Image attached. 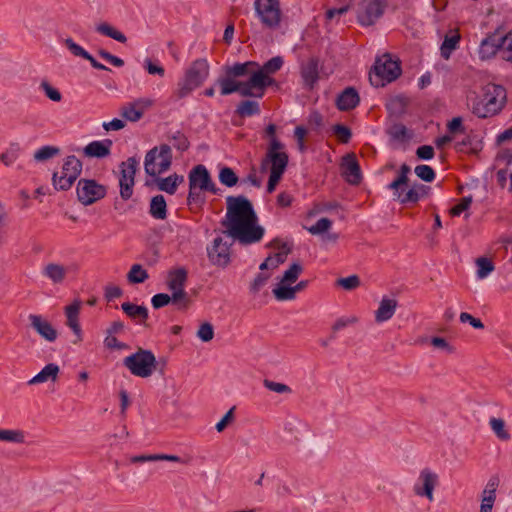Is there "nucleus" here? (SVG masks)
I'll use <instances>...</instances> for the list:
<instances>
[{
	"instance_id": "nucleus-1",
	"label": "nucleus",
	"mask_w": 512,
	"mask_h": 512,
	"mask_svg": "<svg viewBox=\"0 0 512 512\" xmlns=\"http://www.w3.org/2000/svg\"><path fill=\"white\" fill-rule=\"evenodd\" d=\"M226 208L225 218L221 221L224 234L243 245L257 243L263 238L264 229L258 225L257 215L246 197L228 196Z\"/></svg>"
},
{
	"instance_id": "nucleus-2",
	"label": "nucleus",
	"mask_w": 512,
	"mask_h": 512,
	"mask_svg": "<svg viewBox=\"0 0 512 512\" xmlns=\"http://www.w3.org/2000/svg\"><path fill=\"white\" fill-rule=\"evenodd\" d=\"M254 67H259L258 63L254 61L224 66L223 75L216 80V84L220 88V94L226 96L237 92L243 97L253 96L250 90L249 79L247 81H240L238 78L247 76L251 72V68Z\"/></svg>"
},
{
	"instance_id": "nucleus-3",
	"label": "nucleus",
	"mask_w": 512,
	"mask_h": 512,
	"mask_svg": "<svg viewBox=\"0 0 512 512\" xmlns=\"http://www.w3.org/2000/svg\"><path fill=\"white\" fill-rule=\"evenodd\" d=\"M506 102V89L501 85L489 83L484 86L482 96L474 100L472 113L479 118L493 117L503 110Z\"/></svg>"
},
{
	"instance_id": "nucleus-4",
	"label": "nucleus",
	"mask_w": 512,
	"mask_h": 512,
	"mask_svg": "<svg viewBox=\"0 0 512 512\" xmlns=\"http://www.w3.org/2000/svg\"><path fill=\"white\" fill-rule=\"evenodd\" d=\"M210 65L205 58H199L193 61L186 69L184 77L178 83L175 92L178 98L188 96L193 90L200 87L208 78Z\"/></svg>"
},
{
	"instance_id": "nucleus-5",
	"label": "nucleus",
	"mask_w": 512,
	"mask_h": 512,
	"mask_svg": "<svg viewBox=\"0 0 512 512\" xmlns=\"http://www.w3.org/2000/svg\"><path fill=\"white\" fill-rule=\"evenodd\" d=\"M123 365L134 376L141 378L150 377L157 368V360L152 351L143 348L125 357Z\"/></svg>"
},
{
	"instance_id": "nucleus-6",
	"label": "nucleus",
	"mask_w": 512,
	"mask_h": 512,
	"mask_svg": "<svg viewBox=\"0 0 512 512\" xmlns=\"http://www.w3.org/2000/svg\"><path fill=\"white\" fill-rule=\"evenodd\" d=\"M400 75L399 62L393 60L389 54H384L376 60L373 71L370 72L369 80L373 86L383 87L386 83L396 80Z\"/></svg>"
},
{
	"instance_id": "nucleus-7",
	"label": "nucleus",
	"mask_w": 512,
	"mask_h": 512,
	"mask_svg": "<svg viewBox=\"0 0 512 512\" xmlns=\"http://www.w3.org/2000/svg\"><path fill=\"white\" fill-rule=\"evenodd\" d=\"M187 274V270L180 267L170 270L166 277L167 288L174 295V305L180 310L187 309L191 303L190 297L185 291Z\"/></svg>"
},
{
	"instance_id": "nucleus-8",
	"label": "nucleus",
	"mask_w": 512,
	"mask_h": 512,
	"mask_svg": "<svg viewBox=\"0 0 512 512\" xmlns=\"http://www.w3.org/2000/svg\"><path fill=\"white\" fill-rule=\"evenodd\" d=\"M172 164L171 147L162 144L149 150L145 156V172L150 176H156L169 170Z\"/></svg>"
},
{
	"instance_id": "nucleus-9",
	"label": "nucleus",
	"mask_w": 512,
	"mask_h": 512,
	"mask_svg": "<svg viewBox=\"0 0 512 512\" xmlns=\"http://www.w3.org/2000/svg\"><path fill=\"white\" fill-rule=\"evenodd\" d=\"M285 145L279 139H273L269 143L265 157L261 162V169L270 170V173L283 176L288 165L289 157L284 151Z\"/></svg>"
},
{
	"instance_id": "nucleus-10",
	"label": "nucleus",
	"mask_w": 512,
	"mask_h": 512,
	"mask_svg": "<svg viewBox=\"0 0 512 512\" xmlns=\"http://www.w3.org/2000/svg\"><path fill=\"white\" fill-rule=\"evenodd\" d=\"M82 171V162L74 155L67 156L61 173H53L52 182L56 190L66 191L72 187Z\"/></svg>"
},
{
	"instance_id": "nucleus-11",
	"label": "nucleus",
	"mask_w": 512,
	"mask_h": 512,
	"mask_svg": "<svg viewBox=\"0 0 512 512\" xmlns=\"http://www.w3.org/2000/svg\"><path fill=\"white\" fill-rule=\"evenodd\" d=\"M254 7L265 27L274 29L280 25L282 13L279 0H255Z\"/></svg>"
},
{
	"instance_id": "nucleus-12",
	"label": "nucleus",
	"mask_w": 512,
	"mask_h": 512,
	"mask_svg": "<svg viewBox=\"0 0 512 512\" xmlns=\"http://www.w3.org/2000/svg\"><path fill=\"white\" fill-rule=\"evenodd\" d=\"M137 165L138 162L134 157H130L120 164V196L125 201L133 195Z\"/></svg>"
},
{
	"instance_id": "nucleus-13",
	"label": "nucleus",
	"mask_w": 512,
	"mask_h": 512,
	"mask_svg": "<svg viewBox=\"0 0 512 512\" xmlns=\"http://www.w3.org/2000/svg\"><path fill=\"white\" fill-rule=\"evenodd\" d=\"M105 195L106 187L93 179H80L77 184V197L83 205H91Z\"/></svg>"
},
{
	"instance_id": "nucleus-14",
	"label": "nucleus",
	"mask_w": 512,
	"mask_h": 512,
	"mask_svg": "<svg viewBox=\"0 0 512 512\" xmlns=\"http://www.w3.org/2000/svg\"><path fill=\"white\" fill-rule=\"evenodd\" d=\"M384 0H361L357 11L358 22L363 26L373 25L384 13Z\"/></svg>"
},
{
	"instance_id": "nucleus-15",
	"label": "nucleus",
	"mask_w": 512,
	"mask_h": 512,
	"mask_svg": "<svg viewBox=\"0 0 512 512\" xmlns=\"http://www.w3.org/2000/svg\"><path fill=\"white\" fill-rule=\"evenodd\" d=\"M438 485V475L429 468L420 471L413 485V492L418 497H425L429 502L434 501V490Z\"/></svg>"
},
{
	"instance_id": "nucleus-16",
	"label": "nucleus",
	"mask_w": 512,
	"mask_h": 512,
	"mask_svg": "<svg viewBox=\"0 0 512 512\" xmlns=\"http://www.w3.org/2000/svg\"><path fill=\"white\" fill-rule=\"evenodd\" d=\"M429 192L430 187L421 183H413L407 191L402 187L398 191H393V195L394 199L399 203L407 205L417 203L421 199L425 198Z\"/></svg>"
},
{
	"instance_id": "nucleus-17",
	"label": "nucleus",
	"mask_w": 512,
	"mask_h": 512,
	"mask_svg": "<svg viewBox=\"0 0 512 512\" xmlns=\"http://www.w3.org/2000/svg\"><path fill=\"white\" fill-rule=\"evenodd\" d=\"M230 246L221 237L214 239L212 245L207 248V255L213 265L225 267L230 262Z\"/></svg>"
},
{
	"instance_id": "nucleus-18",
	"label": "nucleus",
	"mask_w": 512,
	"mask_h": 512,
	"mask_svg": "<svg viewBox=\"0 0 512 512\" xmlns=\"http://www.w3.org/2000/svg\"><path fill=\"white\" fill-rule=\"evenodd\" d=\"M189 188L216 193V188L205 166L197 165L189 173Z\"/></svg>"
},
{
	"instance_id": "nucleus-19",
	"label": "nucleus",
	"mask_w": 512,
	"mask_h": 512,
	"mask_svg": "<svg viewBox=\"0 0 512 512\" xmlns=\"http://www.w3.org/2000/svg\"><path fill=\"white\" fill-rule=\"evenodd\" d=\"M341 175L351 185H358L361 182L362 174L355 154L350 153L343 157Z\"/></svg>"
},
{
	"instance_id": "nucleus-20",
	"label": "nucleus",
	"mask_w": 512,
	"mask_h": 512,
	"mask_svg": "<svg viewBox=\"0 0 512 512\" xmlns=\"http://www.w3.org/2000/svg\"><path fill=\"white\" fill-rule=\"evenodd\" d=\"M250 90L253 93L252 97L262 98L265 94V89L275 83V80L270 76L271 74L254 71L251 68V72L248 74Z\"/></svg>"
},
{
	"instance_id": "nucleus-21",
	"label": "nucleus",
	"mask_w": 512,
	"mask_h": 512,
	"mask_svg": "<svg viewBox=\"0 0 512 512\" xmlns=\"http://www.w3.org/2000/svg\"><path fill=\"white\" fill-rule=\"evenodd\" d=\"M29 321L32 328L45 340L54 342L57 339L58 333L56 329L40 315H29Z\"/></svg>"
},
{
	"instance_id": "nucleus-22",
	"label": "nucleus",
	"mask_w": 512,
	"mask_h": 512,
	"mask_svg": "<svg viewBox=\"0 0 512 512\" xmlns=\"http://www.w3.org/2000/svg\"><path fill=\"white\" fill-rule=\"evenodd\" d=\"M301 77L306 88H314L319 80V60L317 58L312 57L301 65Z\"/></svg>"
},
{
	"instance_id": "nucleus-23",
	"label": "nucleus",
	"mask_w": 512,
	"mask_h": 512,
	"mask_svg": "<svg viewBox=\"0 0 512 512\" xmlns=\"http://www.w3.org/2000/svg\"><path fill=\"white\" fill-rule=\"evenodd\" d=\"M112 145L110 139L92 141L84 147L83 154L88 158H105L110 155Z\"/></svg>"
},
{
	"instance_id": "nucleus-24",
	"label": "nucleus",
	"mask_w": 512,
	"mask_h": 512,
	"mask_svg": "<svg viewBox=\"0 0 512 512\" xmlns=\"http://www.w3.org/2000/svg\"><path fill=\"white\" fill-rule=\"evenodd\" d=\"M81 308V302L75 301L71 305L66 306L65 315L67 318V326L72 329L77 339L74 343L82 341V330L79 324V312Z\"/></svg>"
},
{
	"instance_id": "nucleus-25",
	"label": "nucleus",
	"mask_w": 512,
	"mask_h": 512,
	"mask_svg": "<svg viewBox=\"0 0 512 512\" xmlns=\"http://www.w3.org/2000/svg\"><path fill=\"white\" fill-rule=\"evenodd\" d=\"M500 35L498 33L489 34L484 38L479 47V57L482 60L494 57L497 51L500 50Z\"/></svg>"
},
{
	"instance_id": "nucleus-26",
	"label": "nucleus",
	"mask_w": 512,
	"mask_h": 512,
	"mask_svg": "<svg viewBox=\"0 0 512 512\" xmlns=\"http://www.w3.org/2000/svg\"><path fill=\"white\" fill-rule=\"evenodd\" d=\"M398 302L393 298H382L378 309L375 311V321L382 323L388 321L395 314Z\"/></svg>"
},
{
	"instance_id": "nucleus-27",
	"label": "nucleus",
	"mask_w": 512,
	"mask_h": 512,
	"mask_svg": "<svg viewBox=\"0 0 512 512\" xmlns=\"http://www.w3.org/2000/svg\"><path fill=\"white\" fill-rule=\"evenodd\" d=\"M360 98L358 92L353 87H347L337 97L336 105L341 111L354 109L359 104Z\"/></svg>"
},
{
	"instance_id": "nucleus-28",
	"label": "nucleus",
	"mask_w": 512,
	"mask_h": 512,
	"mask_svg": "<svg viewBox=\"0 0 512 512\" xmlns=\"http://www.w3.org/2000/svg\"><path fill=\"white\" fill-rule=\"evenodd\" d=\"M123 312L134 320H139V323L144 326H148V310L144 306L135 305L130 302H124L121 305Z\"/></svg>"
},
{
	"instance_id": "nucleus-29",
	"label": "nucleus",
	"mask_w": 512,
	"mask_h": 512,
	"mask_svg": "<svg viewBox=\"0 0 512 512\" xmlns=\"http://www.w3.org/2000/svg\"><path fill=\"white\" fill-rule=\"evenodd\" d=\"M59 366L54 363L47 364L37 375L28 381L29 385H35L51 380L55 382L59 374Z\"/></svg>"
},
{
	"instance_id": "nucleus-30",
	"label": "nucleus",
	"mask_w": 512,
	"mask_h": 512,
	"mask_svg": "<svg viewBox=\"0 0 512 512\" xmlns=\"http://www.w3.org/2000/svg\"><path fill=\"white\" fill-rule=\"evenodd\" d=\"M43 275L50 279L53 284H61L67 275V268L58 263H48L43 268Z\"/></svg>"
},
{
	"instance_id": "nucleus-31",
	"label": "nucleus",
	"mask_w": 512,
	"mask_h": 512,
	"mask_svg": "<svg viewBox=\"0 0 512 512\" xmlns=\"http://www.w3.org/2000/svg\"><path fill=\"white\" fill-rule=\"evenodd\" d=\"M155 461H170V462H180L183 464H188V461L182 460L179 456L168 455V454H148V455H136V456L130 457V462L133 464L145 463V462H155Z\"/></svg>"
},
{
	"instance_id": "nucleus-32",
	"label": "nucleus",
	"mask_w": 512,
	"mask_h": 512,
	"mask_svg": "<svg viewBox=\"0 0 512 512\" xmlns=\"http://www.w3.org/2000/svg\"><path fill=\"white\" fill-rule=\"evenodd\" d=\"M149 213L156 220H165L167 218V204L163 195L159 194L152 197Z\"/></svg>"
},
{
	"instance_id": "nucleus-33",
	"label": "nucleus",
	"mask_w": 512,
	"mask_h": 512,
	"mask_svg": "<svg viewBox=\"0 0 512 512\" xmlns=\"http://www.w3.org/2000/svg\"><path fill=\"white\" fill-rule=\"evenodd\" d=\"M184 182V177L178 174H172L166 178H160L157 180L158 189L164 191L170 195H173L179 184Z\"/></svg>"
},
{
	"instance_id": "nucleus-34",
	"label": "nucleus",
	"mask_w": 512,
	"mask_h": 512,
	"mask_svg": "<svg viewBox=\"0 0 512 512\" xmlns=\"http://www.w3.org/2000/svg\"><path fill=\"white\" fill-rule=\"evenodd\" d=\"M460 34L454 31L451 35H446L440 47L441 56L448 60L451 53L458 47L460 42Z\"/></svg>"
},
{
	"instance_id": "nucleus-35",
	"label": "nucleus",
	"mask_w": 512,
	"mask_h": 512,
	"mask_svg": "<svg viewBox=\"0 0 512 512\" xmlns=\"http://www.w3.org/2000/svg\"><path fill=\"white\" fill-rule=\"evenodd\" d=\"M410 173V166L405 163L402 164L398 171L397 177L388 185V188L392 191H398L400 188L408 186Z\"/></svg>"
},
{
	"instance_id": "nucleus-36",
	"label": "nucleus",
	"mask_w": 512,
	"mask_h": 512,
	"mask_svg": "<svg viewBox=\"0 0 512 512\" xmlns=\"http://www.w3.org/2000/svg\"><path fill=\"white\" fill-rule=\"evenodd\" d=\"M489 426L496 437L501 441L510 440L511 436L506 429V423L502 418L492 417L489 420Z\"/></svg>"
},
{
	"instance_id": "nucleus-37",
	"label": "nucleus",
	"mask_w": 512,
	"mask_h": 512,
	"mask_svg": "<svg viewBox=\"0 0 512 512\" xmlns=\"http://www.w3.org/2000/svg\"><path fill=\"white\" fill-rule=\"evenodd\" d=\"M96 31L102 35L110 37L120 43H125L127 41L126 36L115 29L113 26L108 24L107 22L100 23L96 26Z\"/></svg>"
},
{
	"instance_id": "nucleus-38",
	"label": "nucleus",
	"mask_w": 512,
	"mask_h": 512,
	"mask_svg": "<svg viewBox=\"0 0 512 512\" xmlns=\"http://www.w3.org/2000/svg\"><path fill=\"white\" fill-rule=\"evenodd\" d=\"M148 278V272L140 264H133L127 273V280L130 284H140Z\"/></svg>"
},
{
	"instance_id": "nucleus-39",
	"label": "nucleus",
	"mask_w": 512,
	"mask_h": 512,
	"mask_svg": "<svg viewBox=\"0 0 512 512\" xmlns=\"http://www.w3.org/2000/svg\"><path fill=\"white\" fill-rule=\"evenodd\" d=\"M291 284L280 281L277 287L273 289V295L278 301L293 300L296 298L293 286Z\"/></svg>"
},
{
	"instance_id": "nucleus-40",
	"label": "nucleus",
	"mask_w": 512,
	"mask_h": 512,
	"mask_svg": "<svg viewBox=\"0 0 512 512\" xmlns=\"http://www.w3.org/2000/svg\"><path fill=\"white\" fill-rule=\"evenodd\" d=\"M260 113L258 102L252 100L242 101L236 109V114L240 117H249Z\"/></svg>"
},
{
	"instance_id": "nucleus-41",
	"label": "nucleus",
	"mask_w": 512,
	"mask_h": 512,
	"mask_svg": "<svg viewBox=\"0 0 512 512\" xmlns=\"http://www.w3.org/2000/svg\"><path fill=\"white\" fill-rule=\"evenodd\" d=\"M0 441L9 443H24L25 433L19 429H0Z\"/></svg>"
},
{
	"instance_id": "nucleus-42",
	"label": "nucleus",
	"mask_w": 512,
	"mask_h": 512,
	"mask_svg": "<svg viewBox=\"0 0 512 512\" xmlns=\"http://www.w3.org/2000/svg\"><path fill=\"white\" fill-rule=\"evenodd\" d=\"M477 266V277L479 279L486 278L495 269L494 263L487 257H479L475 260Z\"/></svg>"
},
{
	"instance_id": "nucleus-43",
	"label": "nucleus",
	"mask_w": 512,
	"mask_h": 512,
	"mask_svg": "<svg viewBox=\"0 0 512 512\" xmlns=\"http://www.w3.org/2000/svg\"><path fill=\"white\" fill-rule=\"evenodd\" d=\"M60 154V148L56 146H43L34 153V159L37 162H44Z\"/></svg>"
},
{
	"instance_id": "nucleus-44",
	"label": "nucleus",
	"mask_w": 512,
	"mask_h": 512,
	"mask_svg": "<svg viewBox=\"0 0 512 512\" xmlns=\"http://www.w3.org/2000/svg\"><path fill=\"white\" fill-rule=\"evenodd\" d=\"M303 272V266L299 262H294L284 272L281 281L287 284H293L297 281L300 274Z\"/></svg>"
},
{
	"instance_id": "nucleus-45",
	"label": "nucleus",
	"mask_w": 512,
	"mask_h": 512,
	"mask_svg": "<svg viewBox=\"0 0 512 512\" xmlns=\"http://www.w3.org/2000/svg\"><path fill=\"white\" fill-rule=\"evenodd\" d=\"M120 114L123 118L131 122H137L143 117L142 113L136 109V106L133 104V102L122 106L120 109Z\"/></svg>"
},
{
	"instance_id": "nucleus-46",
	"label": "nucleus",
	"mask_w": 512,
	"mask_h": 512,
	"mask_svg": "<svg viewBox=\"0 0 512 512\" xmlns=\"http://www.w3.org/2000/svg\"><path fill=\"white\" fill-rule=\"evenodd\" d=\"M500 44L502 59L512 62V32L505 36H500Z\"/></svg>"
},
{
	"instance_id": "nucleus-47",
	"label": "nucleus",
	"mask_w": 512,
	"mask_h": 512,
	"mask_svg": "<svg viewBox=\"0 0 512 512\" xmlns=\"http://www.w3.org/2000/svg\"><path fill=\"white\" fill-rule=\"evenodd\" d=\"M283 63H284V61H283L282 57L275 56V57L271 58L270 60H268L261 68L256 67L257 68L256 71L267 73V74H274L281 69V67L283 66Z\"/></svg>"
},
{
	"instance_id": "nucleus-48",
	"label": "nucleus",
	"mask_w": 512,
	"mask_h": 512,
	"mask_svg": "<svg viewBox=\"0 0 512 512\" xmlns=\"http://www.w3.org/2000/svg\"><path fill=\"white\" fill-rule=\"evenodd\" d=\"M219 180L223 185L233 187L237 184L238 177L231 168L223 167L219 172Z\"/></svg>"
},
{
	"instance_id": "nucleus-49",
	"label": "nucleus",
	"mask_w": 512,
	"mask_h": 512,
	"mask_svg": "<svg viewBox=\"0 0 512 512\" xmlns=\"http://www.w3.org/2000/svg\"><path fill=\"white\" fill-rule=\"evenodd\" d=\"M173 147L179 151H186L189 148L188 138L180 131H176L174 134L168 137Z\"/></svg>"
},
{
	"instance_id": "nucleus-50",
	"label": "nucleus",
	"mask_w": 512,
	"mask_h": 512,
	"mask_svg": "<svg viewBox=\"0 0 512 512\" xmlns=\"http://www.w3.org/2000/svg\"><path fill=\"white\" fill-rule=\"evenodd\" d=\"M40 89L45 93V95L54 102H60L62 100L61 92L53 87L48 81L43 80L40 83Z\"/></svg>"
},
{
	"instance_id": "nucleus-51",
	"label": "nucleus",
	"mask_w": 512,
	"mask_h": 512,
	"mask_svg": "<svg viewBox=\"0 0 512 512\" xmlns=\"http://www.w3.org/2000/svg\"><path fill=\"white\" fill-rule=\"evenodd\" d=\"M414 172L417 177L425 182H432L436 176L432 167L424 164L416 166Z\"/></svg>"
},
{
	"instance_id": "nucleus-52",
	"label": "nucleus",
	"mask_w": 512,
	"mask_h": 512,
	"mask_svg": "<svg viewBox=\"0 0 512 512\" xmlns=\"http://www.w3.org/2000/svg\"><path fill=\"white\" fill-rule=\"evenodd\" d=\"M336 285L342 287L344 290L351 291L360 286V278L357 275H351L346 278H339Z\"/></svg>"
},
{
	"instance_id": "nucleus-53",
	"label": "nucleus",
	"mask_w": 512,
	"mask_h": 512,
	"mask_svg": "<svg viewBox=\"0 0 512 512\" xmlns=\"http://www.w3.org/2000/svg\"><path fill=\"white\" fill-rule=\"evenodd\" d=\"M332 226V221L328 218L319 219L314 225L308 228L312 235H320L327 232Z\"/></svg>"
},
{
	"instance_id": "nucleus-54",
	"label": "nucleus",
	"mask_w": 512,
	"mask_h": 512,
	"mask_svg": "<svg viewBox=\"0 0 512 512\" xmlns=\"http://www.w3.org/2000/svg\"><path fill=\"white\" fill-rule=\"evenodd\" d=\"M263 385L268 390L278 394H289L292 392V389L288 385L284 383L275 382L269 379H264Z\"/></svg>"
},
{
	"instance_id": "nucleus-55",
	"label": "nucleus",
	"mask_w": 512,
	"mask_h": 512,
	"mask_svg": "<svg viewBox=\"0 0 512 512\" xmlns=\"http://www.w3.org/2000/svg\"><path fill=\"white\" fill-rule=\"evenodd\" d=\"M152 305L155 309L162 308L168 305L170 302L174 304V295H168L166 293H159L152 297L151 299Z\"/></svg>"
},
{
	"instance_id": "nucleus-56",
	"label": "nucleus",
	"mask_w": 512,
	"mask_h": 512,
	"mask_svg": "<svg viewBox=\"0 0 512 512\" xmlns=\"http://www.w3.org/2000/svg\"><path fill=\"white\" fill-rule=\"evenodd\" d=\"M197 337L203 342H209L214 337V328L209 322L202 323L197 331Z\"/></svg>"
},
{
	"instance_id": "nucleus-57",
	"label": "nucleus",
	"mask_w": 512,
	"mask_h": 512,
	"mask_svg": "<svg viewBox=\"0 0 512 512\" xmlns=\"http://www.w3.org/2000/svg\"><path fill=\"white\" fill-rule=\"evenodd\" d=\"M333 132L341 143H348L352 136L351 130L341 124L334 125Z\"/></svg>"
},
{
	"instance_id": "nucleus-58",
	"label": "nucleus",
	"mask_w": 512,
	"mask_h": 512,
	"mask_svg": "<svg viewBox=\"0 0 512 512\" xmlns=\"http://www.w3.org/2000/svg\"><path fill=\"white\" fill-rule=\"evenodd\" d=\"M271 277L270 273H259L250 284V291L253 294L258 293Z\"/></svg>"
},
{
	"instance_id": "nucleus-59",
	"label": "nucleus",
	"mask_w": 512,
	"mask_h": 512,
	"mask_svg": "<svg viewBox=\"0 0 512 512\" xmlns=\"http://www.w3.org/2000/svg\"><path fill=\"white\" fill-rule=\"evenodd\" d=\"M104 346L110 350H113V349L123 350V349L128 348V345L123 342L118 341V339L115 337V335H108V334H106V337L104 339Z\"/></svg>"
},
{
	"instance_id": "nucleus-60",
	"label": "nucleus",
	"mask_w": 512,
	"mask_h": 512,
	"mask_svg": "<svg viewBox=\"0 0 512 512\" xmlns=\"http://www.w3.org/2000/svg\"><path fill=\"white\" fill-rule=\"evenodd\" d=\"M472 203V197L467 196L460 199L459 203L455 205L451 210L450 213L453 216H459L461 213L466 211Z\"/></svg>"
},
{
	"instance_id": "nucleus-61",
	"label": "nucleus",
	"mask_w": 512,
	"mask_h": 512,
	"mask_svg": "<svg viewBox=\"0 0 512 512\" xmlns=\"http://www.w3.org/2000/svg\"><path fill=\"white\" fill-rule=\"evenodd\" d=\"M390 136L398 141H404L407 136V128L402 124H395L389 129Z\"/></svg>"
},
{
	"instance_id": "nucleus-62",
	"label": "nucleus",
	"mask_w": 512,
	"mask_h": 512,
	"mask_svg": "<svg viewBox=\"0 0 512 512\" xmlns=\"http://www.w3.org/2000/svg\"><path fill=\"white\" fill-rule=\"evenodd\" d=\"M65 45L74 56L82 57L83 59L88 56V52L80 45L75 43L71 38H67L65 40Z\"/></svg>"
},
{
	"instance_id": "nucleus-63",
	"label": "nucleus",
	"mask_w": 512,
	"mask_h": 512,
	"mask_svg": "<svg viewBox=\"0 0 512 512\" xmlns=\"http://www.w3.org/2000/svg\"><path fill=\"white\" fill-rule=\"evenodd\" d=\"M459 319L462 323H469L475 329L484 328V324L479 318H475L467 312L460 313Z\"/></svg>"
},
{
	"instance_id": "nucleus-64",
	"label": "nucleus",
	"mask_w": 512,
	"mask_h": 512,
	"mask_svg": "<svg viewBox=\"0 0 512 512\" xmlns=\"http://www.w3.org/2000/svg\"><path fill=\"white\" fill-rule=\"evenodd\" d=\"M351 5H352V3H348L347 1H342L341 6L329 9L326 12L327 19H333L336 16H341V15L345 14L349 10Z\"/></svg>"
}]
</instances>
